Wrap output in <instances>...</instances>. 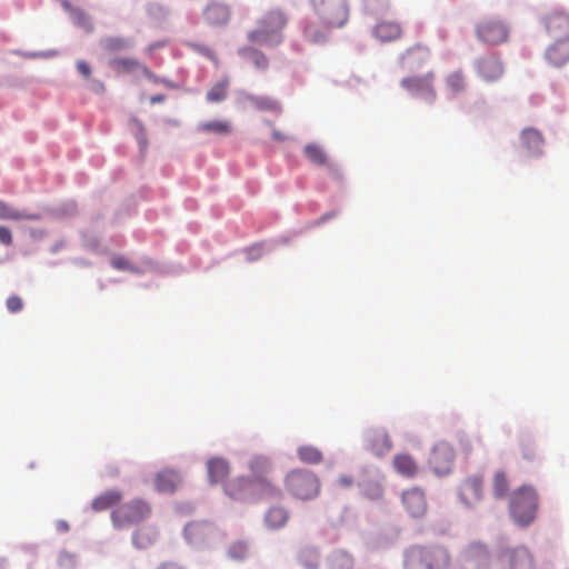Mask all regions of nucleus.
<instances>
[{
	"instance_id": "obj_1",
	"label": "nucleus",
	"mask_w": 569,
	"mask_h": 569,
	"mask_svg": "<svg viewBox=\"0 0 569 569\" xmlns=\"http://www.w3.org/2000/svg\"><path fill=\"white\" fill-rule=\"evenodd\" d=\"M288 23V16L281 9L267 11L257 22V27L247 34L249 41L260 46H278L282 42V31Z\"/></svg>"
},
{
	"instance_id": "obj_2",
	"label": "nucleus",
	"mask_w": 569,
	"mask_h": 569,
	"mask_svg": "<svg viewBox=\"0 0 569 569\" xmlns=\"http://www.w3.org/2000/svg\"><path fill=\"white\" fill-rule=\"evenodd\" d=\"M538 508L539 496L533 487L523 485L511 492L509 513L517 526H530L537 517Z\"/></svg>"
},
{
	"instance_id": "obj_3",
	"label": "nucleus",
	"mask_w": 569,
	"mask_h": 569,
	"mask_svg": "<svg viewBox=\"0 0 569 569\" xmlns=\"http://www.w3.org/2000/svg\"><path fill=\"white\" fill-rule=\"evenodd\" d=\"M450 565V555L442 546H413L405 555V569H448Z\"/></svg>"
},
{
	"instance_id": "obj_4",
	"label": "nucleus",
	"mask_w": 569,
	"mask_h": 569,
	"mask_svg": "<svg viewBox=\"0 0 569 569\" xmlns=\"http://www.w3.org/2000/svg\"><path fill=\"white\" fill-rule=\"evenodd\" d=\"M284 487L292 497L300 500H311L320 493L321 483L315 472L299 468L287 473Z\"/></svg>"
},
{
	"instance_id": "obj_5",
	"label": "nucleus",
	"mask_w": 569,
	"mask_h": 569,
	"mask_svg": "<svg viewBox=\"0 0 569 569\" xmlns=\"http://www.w3.org/2000/svg\"><path fill=\"white\" fill-rule=\"evenodd\" d=\"M151 506L141 498H134L118 506L111 512V521L117 529L128 528L147 520L151 515Z\"/></svg>"
},
{
	"instance_id": "obj_6",
	"label": "nucleus",
	"mask_w": 569,
	"mask_h": 569,
	"mask_svg": "<svg viewBox=\"0 0 569 569\" xmlns=\"http://www.w3.org/2000/svg\"><path fill=\"white\" fill-rule=\"evenodd\" d=\"M320 22L328 28H339L348 20L345 0H310Z\"/></svg>"
},
{
	"instance_id": "obj_7",
	"label": "nucleus",
	"mask_w": 569,
	"mask_h": 569,
	"mask_svg": "<svg viewBox=\"0 0 569 569\" xmlns=\"http://www.w3.org/2000/svg\"><path fill=\"white\" fill-rule=\"evenodd\" d=\"M476 36L486 44L498 46L508 40L509 27L500 19H485L477 24Z\"/></svg>"
},
{
	"instance_id": "obj_8",
	"label": "nucleus",
	"mask_w": 569,
	"mask_h": 569,
	"mask_svg": "<svg viewBox=\"0 0 569 569\" xmlns=\"http://www.w3.org/2000/svg\"><path fill=\"white\" fill-rule=\"evenodd\" d=\"M499 560L506 569H536L533 555L525 546L505 549Z\"/></svg>"
},
{
	"instance_id": "obj_9",
	"label": "nucleus",
	"mask_w": 569,
	"mask_h": 569,
	"mask_svg": "<svg viewBox=\"0 0 569 569\" xmlns=\"http://www.w3.org/2000/svg\"><path fill=\"white\" fill-rule=\"evenodd\" d=\"M433 79V73L429 72L425 76L405 78L401 81V86L412 96L421 98L427 102H433L436 99Z\"/></svg>"
},
{
	"instance_id": "obj_10",
	"label": "nucleus",
	"mask_w": 569,
	"mask_h": 569,
	"mask_svg": "<svg viewBox=\"0 0 569 569\" xmlns=\"http://www.w3.org/2000/svg\"><path fill=\"white\" fill-rule=\"evenodd\" d=\"M216 532V527L207 521H193L188 523L184 528L187 541L197 548L208 546Z\"/></svg>"
},
{
	"instance_id": "obj_11",
	"label": "nucleus",
	"mask_w": 569,
	"mask_h": 569,
	"mask_svg": "<svg viewBox=\"0 0 569 569\" xmlns=\"http://www.w3.org/2000/svg\"><path fill=\"white\" fill-rule=\"evenodd\" d=\"M453 459V448L448 442L440 441L433 447L429 463L436 473L447 475L452 469Z\"/></svg>"
},
{
	"instance_id": "obj_12",
	"label": "nucleus",
	"mask_w": 569,
	"mask_h": 569,
	"mask_svg": "<svg viewBox=\"0 0 569 569\" xmlns=\"http://www.w3.org/2000/svg\"><path fill=\"white\" fill-rule=\"evenodd\" d=\"M461 559L463 569H489L491 563L488 549L478 542L467 546Z\"/></svg>"
},
{
	"instance_id": "obj_13",
	"label": "nucleus",
	"mask_w": 569,
	"mask_h": 569,
	"mask_svg": "<svg viewBox=\"0 0 569 569\" xmlns=\"http://www.w3.org/2000/svg\"><path fill=\"white\" fill-rule=\"evenodd\" d=\"M547 32L556 42L569 39V14L562 11H553L543 19Z\"/></svg>"
},
{
	"instance_id": "obj_14",
	"label": "nucleus",
	"mask_w": 569,
	"mask_h": 569,
	"mask_svg": "<svg viewBox=\"0 0 569 569\" xmlns=\"http://www.w3.org/2000/svg\"><path fill=\"white\" fill-rule=\"evenodd\" d=\"M476 72L483 81L495 82L503 76L505 67L497 54H488L476 61Z\"/></svg>"
},
{
	"instance_id": "obj_15",
	"label": "nucleus",
	"mask_w": 569,
	"mask_h": 569,
	"mask_svg": "<svg viewBox=\"0 0 569 569\" xmlns=\"http://www.w3.org/2000/svg\"><path fill=\"white\" fill-rule=\"evenodd\" d=\"M483 478L478 475L470 476L460 486L461 500L467 506H473L482 498Z\"/></svg>"
},
{
	"instance_id": "obj_16",
	"label": "nucleus",
	"mask_w": 569,
	"mask_h": 569,
	"mask_svg": "<svg viewBox=\"0 0 569 569\" xmlns=\"http://www.w3.org/2000/svg\"><path fill=\"white\" fill-rule=\"evenodd\" d=\"M110 68L117 73L141 72L146 78L156 81L154 73L143 63L133 58H114L109 61Z\"/></svg>"
},
{
	"instance_id": "obj_17",
	"label": "nucleus",
	"mask_w": 569,
	"mask_h": 569,
	"mask_svg": "<svg viewBox=\"0 0 569 569\" xmlns=\"http://www.w3.org/2000/svg\"><path fill=\"white\" fill-rule=\"evenodd\" d=\"M402 505L412 517H421L427 511L425 493L418 488L409 489L402 493Z\"/></svg>"
},
{
	"instance_id": "obj_18",
	"label": "nucleus",
	"mask_w": 569,
	"mask_h": 569,
	"mask_svg": "<svg viewBox=\"0 0 569 569\" xmlns=\"http://www.w3.org/2000/svg\"><path fill=\"white\" fill-rule=\"evenodd\" d=\"M203 17L210 26L222 27L230 21L231 9L228 4L211 2L203 10Z\"/></svg>"
},
{
	"instance_id": "obj_19",
	"label": "nucleus",
	"mask_w": 569,
	"mask_h": 569,
	"mask_svg": "<svg viewBox=\"0 0 569 569\" xmlns=\"http://www.w3.org/2000/svg\"><path fill=\"white\" fill-rule=\"evenodd\" d=\"M251 501L264 498H277L281 496V490L274 486L267 477L251 478Z\"/></svg>"
},
{
	"instance_id": "obj_20",
	"label": "nucleus",
	"mask_w": 569,
	"mask_h": 569,
	"mask_svg": "<svg viewBox=\"0 0 569 569\" xmlns=\"http://www.w3.org/2000/svg\"><path fill=\"white\" fill-rule=\"evenodd\" d=\"M181 476L172 469L158 472L154 477V487L159 492L171 493L181 485Z\"/></svg>"
},
{
	"instance_id": "obj_21",
	"label": "nucleus",
	"mask_w": 569,
	"mask_h": 569,
	"mask_svg": "<svg viewBox=\"0 0 569 569\" xmlns=\"http://www.w3.org/2000/svg\"><path fill=\"white\" fill-rule=\"evenodd\" d=\"M250 487L251 479L239 477L229 481L224 487V491L234 500L251 501Z\"/></svg>"
},
{
	"instance_id": "obj_22",
	"label": "nucleus",
	"mask_w": 569,
	"mask_h": 569,
	"mask_svg": "<svg viewBox=\"0 0 569 569\" xmlns=\"http://www.w3.org/2000/svg\"><path fill=\"white\" fill-rule=\"evenodd\" d=\"M123 498L120 490L111 489L97 496L91 502V509L96 512L108 510L117 506Z\"/></svg>"
},
{
	"instance_id": "obj_23",
	"label": "nucleus",
	"mask_w": 569,
	"mask_h": 569,
	"mask_svg": "<svg viewBox=\"0 0 569 569\" xmlns=\"http://www.w3.org/2000/svg\"><path fill=\"white\" fill-rule=\"evenodd\" d=\"M373 34L382 42L395 41L401 37L402 28L395 21H381L376 24Z\"/></svg>"
},
{
	"instance_id": "obj_24",
	"label": "nucleus",
	"mask_w": 569,
	"mask_h": 569,
	"mask_svg": "<svg viewBox=\"0 0 569 569\" xmlns=\"http://www.w3.org/2000/svg\"><path fill=\"white\" fill-rule=\"evenodd\" d=\"M392 466L400 476L406 478H412L419 471L418 463L411 456L407 453L395 456L392 460Z\"/></svg>"
},
{
	"instance_id": "obj_25",
	"label": "nucleus",
	"mask_w": 569,
	"mask_h": 569,
	"mask_svg": "<svg viewBox=\"0 0 569 569\" xmlns=\"http://www.w3.org/2000/svg\"><path fill=\"white\" fill-rule=\"evenodd\" d=\"M521 144L522 147L532 154H538L541 152V148L543 144V139L541 133L533 129V128H527L522 130L520 134Z\"/></svg>"
},
{
	"instance_id": "obj_26",
	"label": "nucleus",
	"mask_w": 569,
	"mask_h": 569,
	"mask_svg": "<svg viewBox=\"0 0 569 569\" xmlns=\"http://www.w3.org/2000/svg\"><path fill=\"white\" fill-rule=\"evenodd\" d=\"M208 478L210 482L218 483L224 480L229 475L228 462L222 458H211L207 462Z\"/></svg>"
},
{
	"instance_id": "obj_27",
	"label": "nucleus",
	"mask_w": 569,
	"mask_h": 569,
	"mask_svg": "<svg viewBox=\"0 0 569 569\" xmlns=\"http://www.w3.org/2000/svg\"><path fill=\"white\" fill-rule=\"evenodd\" d=\"M360 486L362 496L369 500L377 501L383 496V488L379 475L363 479Z\"/></svg>"
},
{
	"instance_id": "obj_28",
	"label": "nucleus",
	"mask_w": 569,
	"mask_h": 569,
	"mask_svg": "<svg viewBox=\"0 0 569 569\" xmlns=\"http://www.w3.org/2000/svg\"><path fill=\"white\" fill-rule=\"evenodd\" d=\"M0 219L1 220H11V221H20V220H39L40 214L38 213H30V212H23L20 210H17L6 203L4 201L0 200Z\"/></svg>"
},
{
	"instance_id": "obj_29",
	"label": "nucleus",
	"mask_w": 569,
	"mask_h": 569,
	"mask_svg": "<svg viewBox=\"0 0 569 569\" xmlns=\"http://www.w3.org/2000/svg\"><path fill=\"white\" fill-rule=\"evenodd\" d=\"M289 511L283 507H271L266 516L264 521L271 529L282 528L289 520Z\"/></svg>"
},
{
	"instance_id": "obj_30",
	"label": "nucleus",
	"mask_w": 569,
	"mask_h": 569,
	"mask_svg": "<svg viewBox=\"0 0 569 569\" xmlns=\"http://www.w3.org/2000/svg\"><path fill=\"white\" fill-rule=\"evenodd\" d=\"M509 489L510 481L508 475L502 470L496 471L491 481L493 497L498 500L505 499L508 496Z\"/></svg>"
},
{
	"instance_id": "obj_31",
	"label": "nucleus",
	"mask_w": 569,
	"mask_h": 569,
	"mask_svg": "<svg viewBox=\"0 0 569 569\" xmlns=\"http://www.w3.org/2000/svg\"><path fill=\"white\" fill-rule=\"evenodd\" d=\"M546 57L551 64L560 67L569 60V47L562 42H556L548 48Z\"/></svg>"
},
{
	"instance_id": "obj_32",
	"label": "nucleus",
	"mask_w": 569,
	"mask_h": 569,
	"mask_svg": "<svg viewBox=\"0 0 569 569\" xmlns=\"http://www.w3.org/2000/svg\"><path fill=\"white\" fill-rule=\"evenodd\" d=\"M297 456L299 460L306 465H319L323 460L322 451L312 445L298 447Z\"/></svg>"
},
{
	"instance_id": "obj_33",
	"label": "nucleus",
	"mask_w": 569,
	"mask_h": 569,
	"mask_svg": "<svg viewBox=\"0 0 569 569\" xmlns=\"http://www.w3.org/2000/svg\"><path fill=\"white\" fill-rule=\"evenodd\" d=\"M239 54L243 59H246L247 61L252 63L259 70H267L269 67V60H268L267 56L263 52H261L260 50L247 47V48H242L239 51Z\"/></svg>"
},
{
	"instance_id": "obj_34",
	"label": "nucleus",
	"mask_w": 569,
	"mask_h": 569,
	"mask_svg": "<svg viewBox=\"0 0 569 569\" xmlns=\"http://www.w3.org/2000/svg\"><path fill=\"white\" fill-rule=\"evenodd\" d=\"M198 129L202 132H210L217 136H228L231 133V123L227 120H212L200 123Z\"/></svg>"
},
{
	"instance_id": "obj_35",
	"label": "nucleus",
	"mask_w": 569,
	"mask_h": 569,
	"mask_svg": "<svg viewBox=\"0 0 569 569\" xmlns=\"http://www.w3.org/2000/svg\"><path fill=\"white\" fill-rule=\"evenodd\" d=\"M157 538V533L154 530L150 528H140L137 529L132 536V543L138 549H146L150 547Z\"/></svg>"
},
{
	"instance_id": "obj_36",
	"label": "nucleus",
	"mask_w": 569,
	"mask_h": 569,
	"mask_svg": "<svg viewBox=\"0 0 569 569\" xmlns=\"http://www.w3.org/2000/svg\"><path fill=\"white\" fill-rule=\"evenodd\" d=\"M247 99L258 110L270 112L281 111L280 103L270 97L248 96Z\"/></svg>"
},
{
	"instance_id": "obj_37",
	"label": "nucleus",
	"mask_w": 569,
	"mask_h": 569,
	"mask_svg": "<svg viewBox=\"0 0 569 569\" xmlns=\"http://www.w3.org/2000/svg\"><path fill=\"white\" fill-rule=\"evenodd\" d=\"M445 82L448 90L453 94L461 93L467 89V79L461 71H453L449 73L446 77Z\"/></svg>"
},
{
	"instance_id": "obj_38",
	"label": "nucleus",
	"mask_w": 569,
	"mask_h": 569,
	"mask_svg": "<svg viewBox=\"0 0 569 569\" xmlns=\"http://www.w3.org/2000/svg\"><path fill=\"white\" fill-rule=\"evenodd\" d=\"M228 80H221L214 83L207 92V100L211 103H218L223 101L228 96Z\"/></svg>"
},
{
	"instance_id": "obj_39",
	"label": "nucleus",
	"mask_w": 569,
	"mask_h": 569,
	"mask_svg": "<svg viewBox=\"0 0 569 569\" xmlns=\"http://www.w3.org/2000/svg\"><path fill=\"white\" fill-rule=\"evenodd\" d=\"M303 153L306 158L316 166H325L327 163L326 152L316 143L307 144L303 149Z\"/></svg>"
},
{
	"instance_id": "obj_40",
	"label": "nucleus",
	"mask_w": 569,
	"mask_h": 569,
	"mask_svg": "<svg viewBox=\"0 0 569 569\" xmlns=\"http://www.w3.org/2000/svg\"><path fill=\"white\" fill-rule=\"evenodd\" d=\"M519 450L521 457L527 461H532L537 458V449L532 439L525 435L519 438Z\"/></svg>"
},
{
	"instance_id": "obj_41",
	"label": "nucleus",
	"mask_w": 569,
	"mask_h": 569,
	"mask_svg": "<svg viewBox=\"0 0 569 569\" xmlns=\"http://www.w3.org/2000/svg\"><path fill=\"white\" fill-rule=\"evenodd\" d=\"M129 47V41L120 37H109L102 40V48L110 53L120 52Z\"/></svg>"
},
{
	"instance_id": "obj_42",
	"label": "nucleus",
	"mask_w": 569,
	"mask_h": 569,
	"mask_svg": "<svg viewBox=\"0 0 569 569\" xmlns=\"http://www.w3.org/2000/svg\"><path fill=\"white\" fill-rule=\"evenodd\" d=\"M270 469V462L264 457H256L250 461L252 478L267 477Z\"/></svg>"
},
{
	"instance_id": "obj_43",
	"label": "nucleus",
	"mask_w": 569,
	"mask_h": 569,
	"mask_svg": "<svg viewBox=\"0 0 569 569\" xmlns=\"http://www.w3.org/2000/svg\"><path fill=\"white\" fill-rule=\"evenodd\" d=\"M248 545L244 541H234L228 548V556L234 560H242L248 555Z\"/></svg>"
},
{
	"instance_id": "obj_44",
	"label": "nucleus",
	"mask_w": 569,
	"mask_h": 569,
	"mask_svg": "<svg viewBox=\"0 0 569 569\" xmlns=\"http://www.w3.org/2000/svg\"><path fill=\"white\" fill-rule=\"evenodd\" d=\"M371 448L377 453H383L391 448V441L386 433L379 432L375 436V440H371Z\"/></svg>"
},
{
	"instance_id": "obj_45",
	"label": "nucleus",
	"mask_w": 569,
	"mask_h": 569,
	"mask_svg": "<svg viewBox=\"0 0 569 569\" xmlns=\"http://www.w3.org/2000/svg\"><path fill=\"white\" fill-rule=\"evenodd\" d=\"M111 266L121 271H134V267L131 264V262L122 256H116L111 260Z\"/></svg>"
},
{
	"instance_id": "obj_46",
	"label": "nucleus",
	"mask_w": 569,
	"mask_h": 569,
	"mask_svg": "<svg viewBox=\"0 0 569 569\" xmlns=\"http://www.w3.org/2000/svg\"><path fill=\"white\" fill-rule=\"evenodd\" d=\"M6 306H7V309L11 313H16V312H19L22 310L23 301L19 296L12 295V296L8 297V299L6 301Z\"/></svg>"
},
{
	"instance_id": "obj_47",
	"label": "nucleus",
	"mask_w": 569,
	"mask_h": 569,
	"mask_svg": "<svg viewBox=\"0 0 569 569\" xmlns=\"http://www.w3.org/2000/svg\"><path fill=\"white\" fill-rule=\"evenodd\" d=\"M13 242L12 232L8 227L0 226V243L3 246H11Z\"/></svg>"
},
{
	"instance_id": "obj_48",
	"label": "nucleus",
	"mask_w": 569,
	"mask_h": 569,
	"mask_svg": "<svg viewBox=\"0 0 569 569\" xmlns=\"http://www.w3.org/2000/svg\"><path fill=\"white\" fill-rule=\"evenodd\" d=\"M77 69L80 74H82L84 78H89L91 76V69L88 62L80 60L77 62Z\"/></svg>"
},
{
	"instance_id": "obj_49",
	"label": "nucleus",
	"mask_w": 569,
	"mask_h": 569,
	"mask_svg": "<svg viewBox=\"0 0 569 569\" xmlns=\"http://www.w3.org/2000/svg\"><path fill=\"white\" fill-rule=\"evenodd\" d=\"M137 140L139 142L140 149L143 151L148 146V138L141 124H139V133L137 134Z\"/></svg>"
},
{
	"instance_id": "obj_50",
	"label": "nucleus",
	"mask_w": 569,
	"mask_h": 569,
	"mask_svg": "<svg viewBox=\"0 0 569 569\" xmlns=\"http://www.w3.org/2000/svg\"><path fill=\"white\" fill-rule=\"evenodd\" d=\"M305 33H306V36H307L310 40H312V41H315V42L320 41V40H321V38H322V37H321V34H318V33L313 30V26H311V24H309V26H307V27H306Z\"/></svg>"
},
{
	"instance_id": "obj_51",
	"label": "nucleus",
	"mask_w": 569,
	"mask_h": 569,
	"mask_svg": "<svg viewBox=\"0 0 569 569\" xmlns=\"http://www.w3.org/2000/svg\"><path fill=\"white\" fill-rule=\"evenodd\" d=\"M156 569H186L182 565L176 561H164L157 566Z\"/></svg>"
},
{
	"instance_id": "obj_52",
	"label": "nucleus",
	"mask_w": 569,
	"mask_h": 569,
	"mask_svg": "<svg viewBox=\"0 0 569 569\" xmlns=\"http://www.w3.org/2000/svg\"><path fill=\"white\" fill-rule=\"evenodd\" d=\"M459 442H460V446H461L462 450H463L466 453L471 452V450H472V446H471V440H470V439H468V438H461Z\"/></svg>"
},
{
	"instance_id": "obj_53",
	"label": "nucleus",
	"mask_w": 569,
	"mask_h": 569,
	"mask_svg": "<svg viewBox=\"0 0 569 569\" xmlns=\"http://www.w3.org/2000/svg\"><path fill=\"white\" fill-rule=\"evenodd\" d=\"M164 99H166V97H164L163 94H156V96H152V97L150 98V102H151L152 104H156V103L163 102V101H164Z\"/></svg>"
},
{
	"instance_id": "obj_54",
	"label": "nucleus",
	"mask_w": 569,
	"mask_h": 569,
	"mask_svg": "<svg viewBox=\"0 0 569 569\" xmlns=\"http://www.w3.org/2000/svg\"><path fill=\"white\" fill-rule=\"evenodd\" d=\"M339 482H340V485H341V486H343V487H349V486H351V483H352V479H350V478H346V477H341V478L339 479Z\"/></svg>"
},
{
	"instance_id": "obj_55",
	"label": "nucleus",
	"mask_w": 569,
	"mask_h": 569,
	"mask_svg": "<svg viewBox=\"0 0 569 569\" xmlns=\"http://www.w3.org/2000/svg\"><path fill=\"white\" fill-rule=\"evenodd\" d=\"M58 529L60 531H68L69 530V525L66 521H59L58 522Z\"/></svg>"
},
{
	"instance_id": "obj_56",
	"label": "nucleus",
	"mask_w": 569,
	"mask_h": 569,
	"mask_svg": "<svg viewBox=\"0 0 569 569\" xmlns=\"http://www.w3.org/2000/svg\"><path fill=\"white\" fill-rule=\"evenodd\" d=\"M273 137L277 140H283L284 139V137L281 133H279L278 131H273Z\"/></svg>"
}]
</instances>
